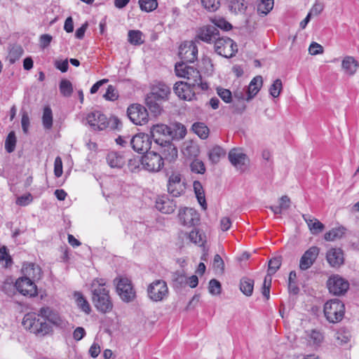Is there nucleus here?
<instances>
[{
	"mask_svg": "<svg viewBox=\"0 0 359 359\" xmlns=\"http://www.w3.org/2000/svg\"><path fill=\"white\" fill-rule=\"evenodd\" d=\"M189 241L199 246H203L205 243V236L199 230L194 229L188 234Z\"/></svg>",
	"mask_w": 359,
	"mask_h": 359,
	"instance_id": "nucleus-41",
	"label": "nucleus"
},
{
	"mask_svg": "<svg viewBox=\"0 0 359 359\" xmlns=\"http://www.w3.org/2000/svg\"><path fill=\"white\" fill-rule=\"evenodd\" d=\"M15 287L24 296L33 297L38 294L37 287L34 281L27 278H19L15 282Z\"/></svg>",
	"mask_w": 359,
	"mask_h": 359,
	"instance_id": "nucleus-15",
	"label": "nucleus"
},
{
	"mask_svg": "<svg viewBox=\"0 0 359 359\" xmlns=\"http://www.w3.org/2000/svg\"><path fill=\"white\" fill-rule=\"evenodd\" d=\"M230 163L238 170H244L249 159L245 154L240 149L233 148L229 152L228 155Z\"/></svg>",
	"mask_w": 359,
	"mask_h": 359,
	"instance_id": "nucleus-20",
	"label": "nucleus"
},
{
	"mask_svg": "<svg viewBox=\"0 0 359 359\" xmlns=\"http://www.w3.org/2000/svg\"><path fill=\"white\" fill-rule=\"evenodd\" d=\"M128 168L132 172H135L142 165L141 158L139 156L134 157L128 160Z\"/></svg>",
	"mask_w": 359,
	"mask_h": 359,
	"instance_id": "nucleus-61",
	"label": "nucleus"
},
{
	"mask_svg": "<svg viewBox=\"0 0 359 359\" xmlns=\"http://www.w3.org/2000/svg\"><path fill=\"white\" fill-rule=\"evenodd\" d=\"M158 97H153V95H147L145 98V104L149 109L154 115L160 114L162 111V102Z\"/></svg>",
	"mask_w": 359,
	"mask_h": 359,
	"instance_id": "nucleus-30",
	"label": "nucleus"
},
{
	"mask_svg": "<svg viewBox=\"0 0 359 359\" xmlns=\"http://www.w3.org/2000/svg\"><path fill=\"white\" fill-rule=\"evenodd\" d=\"M169 134H170V126L165 124H157L151 128V135L156 143L158 138L170 139Z\"/></svg>",
	"mask_w": 359,
	"mask_h": 359,
	"instance_id": "nucleus-27",
	"label": "nucleus"
},
{
	"mask_svg": "<svg viewBox=\"0 0 359 359\" xmlns=\"http://www.w3.org/2000/svg\"><path fill=\"white\" fill-rule=\"evenodd\" d=\"M203 6L209 12L216 11L220 6L219 0H201Z\"/></svg>",
	"mask_w": 359,
	"mask_h": 359,
	"instance_id": "nucleus-50",
	"label": "nucleus"
},
{
	"mask_svg": "<svg viewBox=\"0 0 359 359\" xmlns=\"http://www.w3.org/2000/svg\"><path fill=\"white\" fill-rule=\"evenodd\" d=\"M281 265V257H273L269 262V274H274Z\"/></svg>",
	"mask_w": 359,
	"mask_h": 359,
	"instance_id": "nucleus-53",
	"label": "nucleus"
},
{
	"mask_svg": "<svg viewBox=\"0 0 359 359\" xmlns=\"http://www.w3.org/2000/svg\"><path fill=\"white\" fill-rule=\"evenodd\" d=\"M199 153V147L197 144L192 142L187 143L184 149V154L190 157H196Z\"/></svg>",
	"mask_w": 359,
	"mask_h": 359,
	"instance_id": "nucleus-47",
	"label": "nucleus"
},
{
	"mask_svg": "<svg viewBox=\"0 0 359 359\" xmlns=\"http://www.w3.org/2000/svg\"><path fill=\"white\" fill-rule=\"evenodd\" d=\"M326 259L332 267H339L344 262L343 251L340 248H331L326 254Z\"/></svg>",
	"mask_w": 359,
	"mask_h": 359,
	"instance_id": "nucleus-25",
	"label": "nucleus"
},
{
	"mask_svg": "<svg viewBox=\"0 0 359 359\" xmlns=\"http://www.w3.org/2000/svg\"><path fill=\"white\" fill-rule=\"evenodd\" d=\"M215 27L220 28L224 31H229L232 28V25L224 18L215 20Z\"/></svg>",
	"mask_w": 359,
	"mask_h": 359,
	"instance_id": "nucleus-59",
	"label": "nucleus"
},
{
	"mask_svg": "<svg viewBox=\"0 0 359 359\" xmlns=\"http://www.w3.org/2000/svg\"><path fill=\"white\" fill-rule=\"evenodd\" d=\"M142 168L149 172H158L164 165L163 157L155 151H148L141 158Z\"/></svg>",
	"mask_w": 359,
	"mask_h": 359,
	"instance_id": "nucleus-8",
	"label": "nucleus"
},
{
	"mask_svg": "<svg viewBox=\"0 0 359 359\" xmlns=\"http://www.w3.org/2000/svg\"><path fill=\"white\" fill-rule=\"evenodd\" d=\"M92 302L96 309L102 313H109L113 309V303L109 296V290L104 278H95L90 284Z\"/></svg>",
	"mask_w": 359,
	"mask_h": 359,
	"instance_id": "nucleus-1",
	"label": "nucleus"
},
{
	"mask_svg": "<svg viewBox=\"0 0 359 359\" xmlns=\"http://www.w3.org/2000/svg\"><path fill=\"white\" fill-rule=\"evenodd\" d=\"M254 280L243 277L240 280V290L247 297L252 296L254 290Z\"/></svg>",
	"mask_w": 359,
	"mask_h": 359,
	"instance_id": "nucleus-35",
	"label": "nucleus"
},
{
	"mask_svg": "<svg viewBox=\"0 0 359 359\" xmlns=\"http://www.w3.org/2000/svg\"><path fill=\"white\" fill-rule=\"evenodd\" d=\"M170 134H169L170 139L172 140H181L183 139L187 134L186 127L178 122L172 123L170 126Z\"/></svg>",
	"mask_w": 359,
	"mask_h": 359,
	"instance_id": "nucleus-31",
	"label": "nucleus"
},
{
	"mask_svg": "<svg viewBox=\"0 0 359 359\" xmlns=\"http://www.w3.org/2000/svg\"><path fill=\"white\" fill-rule=\"evenodd\" d=\"M233 112L237 114H243L246 109V104L244 101L240 100L234 102L232 105Z\"/></svg>",
	"mask_w": 359,
	"mask_h": 359,
	"instance_id": "nucleus-63",
	"label": "nucleus"
},
{
	"mask_svg": "<svg viewBox=\"0 0 359 359\" xmlns=\"http://www.w3.org/2000/svg\"><path fill=\"white\" fill-rule=\"evenodd\" d=\"M186 189L187 182L182 179V175L180 172H172L168 178V192L177 198L184 195Z\"/></svg>",
	"mask_w": 359,
	"mask_h": 359,
	"instance_id": "nucleus-5",
	"label": "nucleus"
},
{
	"mask_svg": "<svg viewBox=\"0 0 359 359\" xmlns=\"http://www.w3.org/2000/svg\"><path fill=\"white\" fill-rule=\"evenodd\" d=\"M344 312V304L338 299H330L324 305V314L330 323H336L341 321Z\"/></svg>",
	"mask_w": 359,
	"mask_h": 359,
	"instance_id": "nucleus-4",
	"label": "nucleus"
},
{
	"mask_svg": "<svg viewBox=\"0 0 359 359\" xmlns=\"http://www.w3.org/2000/svg\"><path fill=\"white\" fill-rule=\"evenodd\" d=\"M60 93L64 97H70L73 93L72 83L67 79H62L59 84Z\"/></svg>",
	"mask_w": 359,
	"mask_h": 359,
	"instance_id": "nucleus-43",
	"label": "nucleus"
},
{
	"mask_svg": "<svg viewBox=\"0 0 359 359\" xmlns=\"http://www.w3.org/2000/svg\"><path fill=\"white\" fill-rule=\"evenodd\" d=\"M342 68L347 74L353 75L357 70L358 62L351 56L346 57L342 61Z\"/></svg>",
	"mask_w": 359,
	"mask_h": 359,
	"instance_id": "nucleus-36",
	"label": "nucleus"
},
{
	"mask_svg": "<svg viewBox=\"0 0 359 359\" xmlns=\"http://www.w3.org/2000/svg\"><path fill=\"white\" fill-rule=\"evenodd\" d=\"M88 124L95 130H102L109 126L107 116L100 111H94L87 115Z\"/></svg>",
	"mask_w": 359,
	"mask_h": 359,
	"instance_id": "nucleus-19",
	"label": "nucleus"
},
{
	"mask_svg": "<svg viewBox=\"0 0 359 359\" xmlns=\"http://www.w3.org/2000/svg\"><path fill=\"white\" fill-rule=\"evenodd\" d=\"M54 174L56 177H60L62 175V161L60 156H57L55 159Z\"/></svg>",
	"mask_w": 359,
	"mask_h": 359,
	"instance_id": "nucleus-62",
	"label": "nucleus"
},
{
	"mask_svg": "<svg viewBox=\"0 0 359 359\" xmlns=\"http://www.w3.org/2000/svg\"><path fill=\"white\" fill-rule=\"evenodd\" d=\"M175 71L178 77L187 79V82L193 86H197L203 90H208V85L205 82H202L201 75L197 69L182 62L175 65Z\"/></svg>",
	"mask_w": 359,
	"mask_h": 359,
	"instance_id": "nucleus-3",
	"label": "nucleus"
},
{
	"mask_svg": "<svg viewBox=\"0 0 359 359\" xmlns=\"http://www.w3.org/2000/svg\"><path fill=\"white\" fill-rule=\"evenodd\" d=\"M130 145L138 153H147L151 145L150 136L145 133H138L130 140Z\"/></svg>",
	"mask_w": 359,
	"mask_h": 359,
	"instance_id": "nucleus-13",
	"label": "nucleus"
},
{
	"mask_svg": "<svg viewBox=\"0 0 359 359\" xmlns=\"http://www.w3.org/2000/svg\"><path fill=\"white\" fill-rule=\"evenodd\" d=\"M329 292L334 295L344 294L349 287V283L338 275L333 276L327 281Z\"/></svg>",
	"mask_w": 359,
	"mask_h": 359,
	"instance_id": "nucleus-14",
	"label": "nucleus"
},
{
	"mask_svg": "<svg viewBox=\"0 0 359 359\" xmlns=\"http://www.w3.org/2000/svg\"><path fill=\"white\" fill-rule=\"evenodd\" d=\"M128 116L135 125H143L147 123L149 114L147 109L140 104H133L127 110Z\"/></svg>",
	"mask_w": 359,
	"mask_h": 359,
	"instance_id": "nucleus-10",
	"label": "nucleus"
},
{
	"mask_svg": "<svg viewBox=\"0 0 359 359\" xmlns=\"http://www.w3.org/2000/svg\"><path fill=\"white\" fill-rule=\"evenodd\" d=\"M139 4L141 10L147 13L158 7L157 0H139Z\"/></svg>",
	"mask_w": 359,
	"mask_h": 359,
	"instance_id": "nucleus-46",
	"label": "nucleus"
},
{
	"mask_svg": "<svg viewBox=\"0 0 359 359\" xmlns=\"http://www.w3.org/2000/svg\"><path fill=\"white\" fill-rule=\"evenodd\" d=\"M302 217L313 234H317L323 231L325 226L318 219L310 215H303Z\"/></svg>",
	"mask_w": 359,
	"mask_h": 359,
	"instance_id": "nucleus-29",
	"label": "nucleus"
},
{
	"mask_svg": "<svg viewBox=\"0 0 359 359\" xmlns=\"http://www.w3.org/2000/svg\"><path fill=\"white\" fill-rule=\"evenodd\" d=\"M16 137L13 131L8 133L6 141H5V149L8 153H12L14 151L16 146Z\"/></svg>",
	"mask_w": 359,
	"mask_h": 359,
	"instance_id": "nucleus-45",
	"label": "nucleus"
},
{
	"mask_svg": "<svg viewBox=\"0 0 359 359\" xmlns=\"http://www.w3.org/2000/svg\"><path fill=\"white\" fill-rule=\"evenodd\" d=\"M209 292L212 295H217L221 293V283L216 279H212L209 282Z\"/></svg>",
	"mask_w": 359,
	"mask_h": 359,
	"instance_id": "nucleus-56",
	"label": "nucleus"
},
{
	"mask_svg": "<svg viewBox=\"0 0 359 359\" xmlns=\"http://www.w3.org/2000/svg\"><path fill=\"white\" fill-rule=\"evenodd\" d=\"M42 124L46 130H50L53 127V112L49 106H46L43 109Z\"/></svg>",
	"mask_w": 359,
	"mask_h": 359,
	"instance_id": "nucleus-40",
	"label": "nucleus"
},
{
	"mask_svg": "<svg viewBox=\"0 0 359 359\" xmlns=\"http://www.w3.org/2000/svg\"><path fill=\"white\" fill-rule=\"evenodd\" d=\"M23 53V50L21 47L13 48L8 55V60L11 64H14Z\"/></svg>",
	"mask_w": 359,
	"mask_h": 359,
	"instance_id": "nucleus-52",
	"label": "nucleus"
},
{
	"mask_svg": "<svg viewBox=\"0 0 359 359\" xmlns=\"http://www.w3.org/2000/svg\"><path fill=\"white\" fill-rule=\"evenodd\" d=\"M263 83L262 77L261 76H257L254 77L247 88L246 90V101L251 100L260 90Z\"/></svg>",
	"mask_w": 359,
	"mask_h": 359,
	"instance_id": "nucleus-26",
	"label": "nucleus"
},
{
	"mask_svg": "<svg viewBox=\"0 0 359 359\" xmlns=\"http://www.w3.org/2000/svg\"><path fill=\"white\" fill-rule=\"evenodd\" d=\"M178 219L182 225L192 226L198 224L200 218L198 212L193 208H180L178 212Z\"/></svg>",
	"mask_w": 359,
	"mask_h": 359,
	"instance_id": "nucleus-18",
	"label": "nucleus"
},
{
	"mask_svg": "<svg viewBox=\"0 0 359 359\" xmlns=\"http://www.w3.org/2000/svg\"><path fill=\"white\" fill-rule=\"evenodd\" d=\"M172 281L175 287H182L187 284V278L181 271H176L172 274Z\"/></svg>",
	"mask_w": 359,
	"mask_h": 359,
	"instance_id": "nucleus-51",
	"label": "nucleus"
},
{
	"mask_svg": "<svg viewBox=\"0 0 359 359\" xmlns=\"http://www.w3.org/2000/svg\"><path fill=\"white\" fill-rule=\"evenodd\" d=\"M225 154L226 151L222 147L219 146H215L211 150H210L208 157L212 163L216 164L219 161L222 157L225 156Z\"/></svg>",
	"mask_w": 359,
	"mask_h": 359,
	"instance_id": "nucleus-39",
	"label": "nucleus"
},
{
	"mask_svg": "<svg viewBox=\"0 0 359 359\" xmlns=\"http://www.w3.org/2000/svg\"><path fill=\"white\" fill-rule=\"evenodd\" d=\"M156 208L163 214H171L177 208L176 202L166 194L158 196L156 199Z\"/></svg>",
	"mask_w": 359,
	"mask_h": 359,
	"instance_id": "nucleus-21",
	"label": "nucleus"
},
{
	"mask_svg": "<svg viewBox=\"0 0 359 359\" xmlns=\"http://www.w3.org/2000/svg\"><path fill=\"white\" fill-rule=\"evenodd\" d=\"M4 260L6 261V266L11 265L13 263L12 258L8 255L6 246L0 248V262Z\"/></svg>",
	"mask_w": 359,
	"mask_h": 359,
	"instance_id": "nucleus-60",
	"label": "nucleus"
},
{
	"mask_svg": "<svg viewBox=\"0 0 359 359\" xmlns=\"http://www.w3.org/2000/svg\"><path fill=\"white\" fill-rule=\"evenodd\" d=\"M39 315L46 321L60 328H65L67 322L64 320L60 314L48 306L42 307L39 310Z\"/></svg>",
	"mask_w": 359,
	"mask_h": 359,
	"instance_id": "nucleus-17",
	"label": "nucleus"
},
{
	"mask_svg": "<svg viewBox=\"0 0 359 359\" xmlns=\"http://www.w3.org/2000/svg\"><path fill=\"white\" fill-rule=\"evenodd\" d=\"M103 97L107 100L115 101L118 98V91L114 86L109 85Z\"/></svg>",
	"mask_w": 359,
	"mask_h": 359,
	"instance_id": "nucleus-55",
	"label": "nucleus"
},
{
	"mask_svg": "<svg viewBox=\"0 0 359 359\" xmlns=\"http://www.w3.org/2000/svg\"><path fill=\"white\" fill-rule=\"evenodd\" d=\"M170 93V88L165 83L159 82L152 87L148 95H153V97H158L159 100L165 101L168 99Z\"/></svg>",
	"mask_w": 359,
	"mask_h": 359,
	"instance_id": "nucleus-28",
	"label": "nucleus"
},
{
	"mask_svg": "<svg viewBox=\"0 0 359 359\" xmlns=\"http://www.w3.org/2000/svg\"><path fill=\"white\" fill-rule=\"evenodd\" d=\"M22 277L34 281L39 280L42 273L41 267L34 263H25L22 268Z\"/></svg>",
	"mask_w": 359,
	"mask_h": 359,
	"instance_id": "nucleus-24",
	"label": "nucleus"
},
{
	"mask_svg": "<svg viewBox=\"0 0 359 359\" xmlns=\"http://www.w3.org/2000/svg\"><path fill=\"white\" fill-rule=\"evenodd\" d=\"M229 10L234 13H244L248 8L245 0H227Z\"/></svg>",
	"mask_w": 359,
	"mask_h": 359,
	"instance_id": "nucleus-34",
	"label": "nucleus"
},
{
	"mask_svg": "<svg viewBox=\"0 0 359 359\" xmlns=\"http://www.w3.org/2000/svg\"><path fill=\"white\" fill-rule=\"evenodd\" d=\"M273 0H256L257 12L261 16H265L273 9Z\"/></svg>",
	"mask_w": 359,
	"mask_h": 359,
	"instance_id": "nucleus-33",
	"label": "nucleus"
},
{
	"mask_svg": "<svg viewBox=\"0 0 359 359\" xmlns=\"http://www.w3.org/2000/svg\"><path fill=\"white\" fill-rule=\"evenodd\" d=\"M191 83L184 81L176 82L173 90L177 96L184 100L191 101L196 99V93Z\"/></svg>",
	"mask_w": 359,
	"mask_h": 359,
	"instance_id": "nucleus-16",
	"label": "nucleus"
},
{
	"mask_svg": "<svg viewBox=\"0 0 359 359\" xmlns=\"http://www.w3.org/2000/svg\"><path fill=\"white\" fill-rule=\"evenodd\" d=\"M217 95L220 98L226 103H231L232 102V93L231 92L225 88H218L217 89Z\"/></svg>",
	"mask_w": 359,
	"mask_h": 359,
	"instance_id": "nucleus-54",
	"label": "nucleus"
},
{
	"mask_svg": "<svg viewBox=\"0 0 359 359\" xmlns=\"http://www.w3.org/2000/svg\"><path fill=\"white\" fill-rule=\"evenodd\" d=\"M197 38L207 43L215 42L219 39V31L217 27L208 25L201 27L197 34Z\"/></svg>",
	"mask_w": 359,
	"mask_h": 359,
	"instance_id": "nucleus-23",
	"label": "nucleus"
},
{
	"mask_svg": "<svg viewBox=\"0 0 359 359\" xmlns=\"http://www.w3.org/2000/svg\"><path fill=\"white\" fill-rule=\"evenodd\" d=\"M128 41L135 46H140L144 43L142 33L139 30H130L128 32Z\"/></svg>",
	"mask_w": 359,
	"mask_h": 359,
	"instance_id": "nucleus-44",
	"label": "nucleus"
},
{
	"mask_svg": "<svg viewBox=\"0 0 359 359\" xmlns=\"http://www.w3.org/2000/svg\"><path fill=\"white\" fill-rule=\"evenodd\" d=\"M116 291L124 302H131L135 299L136 292L131 281L126 278H121L118 280L116 283Z\"/></svg>",
	"mask_w": 359,
	"mask_h": 359,
	"instance_id": "nucleus-11",
	"label": "nucleus"
},
{
	"mask_svg": "<svg viewBox=\"0 0 359 359\" xmlns=\"http://www.w3.org/2000/svg\"><path fill=\"white\" fill-rule=\"evenodd\" d=\"M193 187L198 203L204 209H206L205 193L201 183L196 180L194 182Z\"/></svg>",
	"mask_w": 359,
	"mask_h": 359,
	"instance_id": "nucleus-37",
	"label": "nucleus"
},
{
	"mask_svg": "<svg viewBox=\"0 0 359 359\" xmlns=\"http://www.w3.org/2000/svg\"><path fill=\"white\" fill-rule=\"evenodd\" d=\"M15 284L13 285L8 282H4L1 287V290L9 297H12L15 294Z\"/></svg>",
	"mask_w": 359,
	"mask_h": 359,
	"instance_id": "nucleus-58",
	"label": "nucleus"
},
{
	"mask_svg": "<svg viewBox=\"0 0 359 359\" xmlns=\"http://www.w3.org/2000/svg\"><path fill=\"white\" fill-rule=\"evenodd\" d=\"M75 297L76 298V302L78 307L79 309H81L86 313L89 314L91 311V309H90V306L88 302L86 300V299L80 292H76Z\"/></svg>",
	"mask_w": 359,
	"mask_h": 359,
	"instance_id": "nucleus-42",
	"label": "nucleus"
},
{
	"mask_svg": "<svg viewBox=\"0 0 359 359\" xmlns=\"http://www.w3.org/2000/svg\"><path fill=\"white\" fill-rule=\"evenodd\" d=\"M190 169L192 172L196 174H204L206 170L203 162L198 158L192 161L190 164Z\"/></svg>",
	"mask_w": 359,
	"mask_h": 359,
	"instance_id": "nucleus-48",
	"label": "nucleus"
},
{
	"mask_svg": "<svg viewBox=\"0 0 359 359\" xmlns=\"http://www.w3.org/2000/svg\"><path fill=\"white\" fill-rule=\"evenodd\" d=\"M215 52L224 57L231 58L238 52L237 44L229 37L219 38L215 43Z\"/></svg>",
	"mask_w": 359,
	"mask_h": 359,
	"instance_id": "nucleus-7",
	"label": "nucleus"
},
{
	"mask_svg": "<svg viewBox=\"0 0 359 359\" xmlns=\"http://www.w3.org/2000/svg\"><path fill=\"white\" fill-rule=\"evenodd\" d=\"M309 51L311 55H316L323 53V47L316 42H313L309 46Z\"/></svg>",
	"mask_w": 359,
	"mask_h": 359,
	"instance_id": "nucleus-64",
	"label": "nucleus"
},
{
	"mask_svg": "<svg viewBox=\"0 0 359 359\" xmlns=\"http://www.w3.org/2000/svg\"><path fill=\"white\" fill-rule=\"evenodd\" d=\"M148 297L153 302H161L168 296V287L163 280H155L147 287Z\"/></svg>",
	"mask_w": 359,
	"mask_h": 359,
	"instance_id": "nucleus-6",
	"label": "nucleus"
},
{
	"mask_svg": "<svg viewBox=\"0 0 359 359\" xmlns=\"http://www.w3.org/2000/svg\"><path fill=\"white\" fill-rule=\"evenodd\" d=\"M107 161L111 168H121L125 164L124 157L116 151H111L107 156Z\"/></svg>",
	"mask_w": 359,
	"mask_h": 359,
	"instance_id": "nucleus-32",
	"label": "nucleus"
},
{
	"mask_svg": "<svg viewBox=\"0 0 359 359\" xmlns=\"http://www.w3.org/2000/svg\"><path fill=\"white\" fill-rule=\"evenodd\" d=\"M192 130L201 139L205 140L209 135V128L205 123L201 122H196L192 125Z\"/></svg>",
	"mask_w": 359,
	"mask_h": 359,
	"instance_id": "nucleus-38",
	"label": "nucleus"
},
{
	"mask_svg": "<svg viewBox=\"0 0 359 359\" xmlns=\"http://www.w3.org/2000/svg\"><path fill=\"white\" fill-rule=\"evenodd\" d=\"M157 144L159 146V154L163 157V161L168 162L175 161L178 156V151L176 146L170 141V139L165 140L163 138L157 139Z\"/></svg>",
	"mask_w": 359,
	"mask_h": 359,
	"instance_id": "nucleus-9",
	"label": "nucleus"
},
{
	"mask_svg": "<svg viewBox=\"0 0 359 359\" xmlns=\"http://www.w3.org/2000/svg\"><path fill=\"white\" fill-rule=\"evenodd\" d=\"M283 83L280 79H276L269 88V93L273 97H278L282 90Z\"/></svg>",
	"mask_w": 359,
	"mask_h": 359,
	"instance_id": "nucleus-49",
	"label": "nucleus"
},
{
	"mask_svg": "<svg viewBox=\"0 0 359 359\" xmlns=\"http://www.w3.org/2000/svg\"><path fill=\"white\" fill-rule=\"evenodd\" d=\"M22 325L30 332L39 336H45L52 331L50 326L39 313H28L25 315L22 320Z\"/></svg>",
	"mask_w": 359,
	"mask_h": 359,
	"instance_id": "nucleus-2",
	"label": "nucleus"
},
{
	"mask_svg": "<svg viewBox=\"0 0 359 359\" xmlns=\"http://www.w3.org/2000/svg\"><path fill=\"white\" fill-rule=\"evenodd\" d=\"M309 337L310 339L309 341H312L313 344L315 345H319L323 339V336L322 333L315 330H312L310 332Z\"/></svg>",
	"mask_w": 359,
	"mask_h": 359,
	"instance_id": "nucleus-57",
	"label": "nucleus"
},
{
	"mask_svg": "<svg viewBox=\"0 0 359 359\" xmlns=\"http://www.w3.org/2000/svg\"><path fill=\"white\" fill-rule=\"evenodd\" d=\"M320 249L316 246L309 248L302 256L299 261V268L302 271L309 269L316 260Z\"/></svg>",
	"mask_w": 359,
	"mask_h": 359,
	"instance_id": "nucleus-22",
	"label": "nucleus"
},
{
	"mask_svg": "<svg viewBox=\"0 0 359 359\" xmlns=\"http://www.w3.org/2000/svg\"><path fill=\"white\" fill-rule=\"evenodd\" d=\"M198 48L194 41H184L179 48V56L186 62H194L197 59Z\"/></svg>",
	"mask_w": 359,
	"mask_h": 359,
	"instance_id": "nucleus-12",
	"label": "nucleus"
}]
</instances>
